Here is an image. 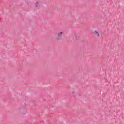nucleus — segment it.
<instances>
[{
  "label": "nucleus",
  "instance_id": "f257e3e1",
  "mask_svg": "<svg viewBox=\"0 0 124 124\" xmlns=\"http://www.w3.org/2000/svg\"><path fill=\"white\" fill-rule=\"evenodd\" d=\"M19 112L22 114H26L27 113V108H20L19 109Z\"/></svg>",
  "mask_w": 124,
  "mask_h": 124
},
{
  "label": "nucleus",
  "instance_id": "20e7f679",
  "mask_svg": "<svg viewBox=\"0 0 124 124\" xmlns=\"http://www.w3.org/2000/svg\"><path fill=\"white\" fill-rule=\"evenodd\" d=\"M72 94L73 95H74V96H75V95H76V90H73L72 92H71Z\"/></svg>",
  "mask_w": 124,
  "mask_h": 124
},
{
  "label": "nucleus",
  "instance_id": "39448f33",
  "mask_svg": "<svg viewBox=\"0 0 124 124\" xmlns=\"http://www.w3.org/2000/svg\"><path fill=\"white\" fill-rule=\"evenodd\" d=\"M38 6H39V3H38V2H37L34 4V7H38Z\"/></svg>",
  "mask_w": 124,
  "mask_h": 124
},
{
  "label": "nucleus",
  "instance_id": "f03ea898",
  "mask_svg": "<svg viewBox=\"0 0 124 124\" xmlns=\"http://www.w3.org/2000/svg\"><path fill=\"white\" fill-rule=\"evenodd\" d=\"M62 34H63V32H60L58 34V37L56 40H61L62 37Z\"/></svg>",
  "mask_w": 124,
  "mask_h": 124
},
{
  "label": "nucleus",
  "instance_id": "7ed1b4c3",
  "mask_svg": "<svg viewBox=\"0 0 124 124\" xmlns=\"http://www.w3.org/2000/svg\"><path fill=\"white\" fill-rule=\"evenodd\" d=\"M94 35L97 36V37H99L100 36V35H99V31L97 30H95L94 31Z\"/></svg>",
  "mask_w": 124,
  "mask_h": 124
}]
</instances>
